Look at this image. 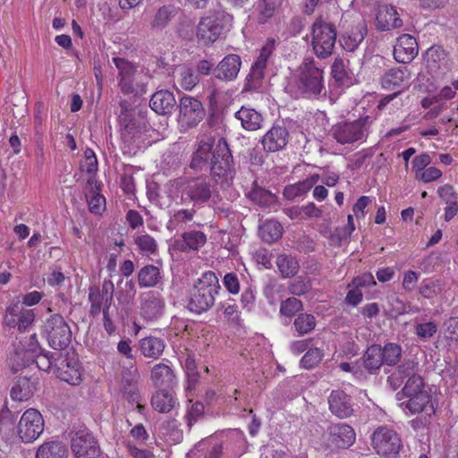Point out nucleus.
Listing matches in <instances>:
<instances>
[{
    "label": "nucleus",
    "instance_id": "obj_1",
    "mask_svg": "<svg viewBox=\"0 0 458 458\" xmlns=\"http://www.w3.org/2000/svg\"><path fill=\"white\" fill-rule=\"evenodd\" d=\"M190 165L197 171L210 170L211 175L221 186H228L235 174L232 155L224 139H219L216 144L213 138L200 140Z\"/></svg>",
    "mask_w": 458,
    "mask_h": 458
},
{
    "label": "nucleus",
    "instance_id": "obj_2",
    "mask_svg": "<svg viewBox=\"0 0 458 458\" xmlns=\"http://www.w3.org/2000/svg\"><path fill=\"white\" fill-rule=\"evenodd\" d=\"M288 89L296 98H317L325 89L323 69L312 57L305 58L293 72Z\"/></svg>",
    "mask_w": 458,
    "mask_h": 458
},
{
    "label": "nucleus",
    "instance_id": "obj_3",
    "mask_svg": "<svg viewBox=\"0 0 458 458\" xmlns=\"http://www.w3.org/2000/svg\"><path fill=\"white\" fill-rule=\"evenodd\" d=\"M220 288L218 278L214 272L203 273L188 292V310L195 314L208 311L213 307Z\"/></svg>",
    "mask_w": 458,
    "mask_h": 458
},
{
    "label": "nucleus",
    "instance_id": "obj_4",
    "mask_svg": "<svg viewBox=\"0 0 458 458\" xmlns=\"http://www.w3.org/2000/svg\"><path fill=\"white\" fill-rule=\"evenodd\" d=\"M372 120L369 116H364L354 121H343L334 124L329 135L339 144L353 145L366 141Z\"/></svg>",
    "mask_w": 458,
    "mask_h": 458
},
{
    "label": "nucleus",
    "instance_id": "obj_5",
    "mask_svg": "<svg viewBox=\"0 0 458 458\" xmlns=\"http://www.w3.org/2000/svg\"><path fill=\"white\" fill-rule=\"evenodd\" d=\"M171 187L180 188L182 200L192 202L194 206H202L208 203L215 192L214 187L207 178L197 177L184 182H170Z\"/></svg>",
    "mask_w": 458,
    "mask_h": 458
},
{
    "label": "nucleus",
    "instance_id": "obj_6",
    "mask_svg": "<svg viewBox=\"0 0 458 458\" xmlns=\"http://www.w3.org/2000/svg\"><path fill=\"white\" fill-rule=\"evenodd\" d=\"M336 41L335 27L321 19L317 20L311 29V46L315 55L324 59L333 54Z\"/></svg>",
    "mask_w": 458,
    "mask_h": 458
},
{
    "label": "nucleus",
    "instance_id": "obj_7",
    "mask_svg": "<svg viewBox=\"0 0 458 458\" xmlns=\"http://www.w3.org/2000/svg\"><path fill=\"white\" fill-rule=\"evenodd\" d=\"M42 332L53 349H65L71 343V328L64 317L59 314L50 315L45 320Z\"/></svg>",
    "mask_w": 458,
    "mask_h": 458
},
{
    "label": "nucleus",
    "instance_id": "obj_8",
    "mask_svg": "<svg viewBox=\"0 0 458 458\" xmlns=\"http://www.w3.org/2000/svg\"><path fill=\"white\" fill-rule=\"evenodd\" d=\"M112 61L118 70V86L123 94L138 95L146 92L145 84L136 80V65L122 57H113Z\"/></svg>",
    "mask_w": 458,
    "mask_h": 458
},
{
    "label": "nucleus",
    "instance_id": "obj_9",
    "mask_svg": "<svg viewBox=\"0 0 458 458\" xmlns=\"http://www.w3.org/2000/svg\"><path fill=\"white\" fill-rule=\"evenodd\" d=\"M178 109L177 121L180 127L184 130L196 127L206 115L202 102L189 95H183L180 98Z\"/></svg>",
    "mask_w": 458,
    "mask_h": 458
},
{
    "label": "nucleus",
    "instance_id": "obj_10",
    "mask_svg": "<svg viewBox=\"0 0 458 458\" xmlns=\"http://www.w3.org/2000/svg\"><path fill=\"white\" fill-rule=\"evenodd\" d=\"M45 421L42 414L36 409L26 410L17 425V435L23 443H32L43 433Z\"/></svg>",
    "mask_w": 458,
    "mask_h": 458
},
{
    "label": "nucleus",
    "instance_id": "obj_11",
    "mask_svg": "<svg viewBox=\"0 0 458 458\" xmlns=\"http://www.w3.org/2000/svg\"><path fill=\"white\" fill-rule=\"evenodd\" d=\"M373 448L376 452L386 458H394L398 454L402 441L398 434L387 428H377L371 437Z\"/></svg>",
    "mask_w": 458,
    "mask_h": 458
},
{
    "label": "nucleus",
    "instance_id": "obj_12",
    "mask_svg": "<svg viewBox=\"0 0 458 458\" xmlns=\"http://www.w3.org/2000/svg\"><path fill=\"white\" fill-rule=\"evenodd\" d=\"M71 448L75 458H98L100 455V448L95 437L87 429L75 432Z\"/></svg>",
    "mask_w": 458,
    "mask_h": 458
},
{
    "label": "nucleus",
    "instance_id": "obj_13",
    "mask_svg": "<svg viewBox=\"0 0 458 458\" xmlns=\"http://www.w3.org/2000/svg\"><path fill=\"white\" fill-rule=\"evenodd\" d=\"M114 286L110 280H105L101 289L92 287L89 289V300L90 302V314L94 317L100 312L108 311L113 302Z\"/></svg>",
    "mask_w": 458,
    "mask_h": 458
},
{
    "label": "nucleus",
    "instance_id": "obj_14",
    "mask_svg": "<svg viewBox=\"0 0 458 458\" xmlns=\"http://www.w3.org/2000/svg\"><path fill=\"white\" fill-rule=\"evenodd\" d=\"M276 40L269 38L266 41L263 47L260 49L259 55L252 65L250 73L244 89H256L259 87V82L264 75V70L267 67V60L275 50Z\"/></svg>",
    "mask_w": 458,
    "mask_h": 458
},
{
    "label": "nucleus",
    "instance_id": "obj_15",
    "mask_svg": "<svg viewBox=\"0 0 458 458\" xmlns=\"http://www.w3.org/2000/svg\"><path fill=\"white\" fill-rule=\"evenodd\" d=\"M356 435L347 424H334L327 430V442L331 449L348 448L355 442Z\"/></svg>",
    "mask_w": 458,
    "mask_h": 458
},
{
    "label": "nucleus",
    "instance_id": "obj_16",
    "mask_svg": "<svg viewBox=\"0 0 458 458\" xmlns=\"http://www.w3.org/2000/svg\"><path fill=\"white\" fill-rule=\"evenodd\" d=\"M34 319L35 313L33 310L23 309L18 303H15L6 309L4 325L8 327H17L20 332H24L32 325Z\"/></svg>",
    "mask_w": 458,
    "mask_h": 458
},
{
    "label": "nucleus",
    "instance_id": "obj_17",
    "mask_svg": "<svg viewBox=\"0 0 458 458\" xmlns=\"http://www.w3.org/2000/svg\"><path fill=\"white\" fill-rule=\"evenodd\" d=\"M289 138L290 134L286 127L275 124L265 133L260 142L265 151L276 152L285 148Z\"/></svg>",
    "mask_w": 458,
    "mask_h": 458
},
{
    "label": "nucleus",
    "instance_id": "obj_18",
    "mask_svg": "<svg viewBox=\"0 0 458 458\" xmlns=\"http://www.w3.org/2000/svg\"><path fill=\"white\" fill-rule=\"evenodd\" d=\"M367 22L364 19L359 18L355 23L348 28L340 38V44L347 52L355 51L367 35Z\"/></svg>",
    "mask_w": 458,
    "mask_h": 458
},
{
    "label": "nucleus",
    "instance_id": "obj_19",
    "mask_svg": "<svg viewBox=\"0 0 458 458\" xmlns=\"http://www.w3.org/2000/svg\"><path fill=\"white\" fill-rule=\"evenodd\" d=\"M165 301L160 293L148 291L140 296V315L146 320H154L159 318L164 310Z\"/></svg>",
    "mask_w": 458,
    "mask_h": 458
},
{
    "label": "nucleus",
    "instance_id": "obj_20",
    "mask_svg": "<svg viewBox=\"0 0 458 458\" xmlns=\"http://www.w3.org/2000/svg\"><path fill=\"white\" fill-rule=\"evenodd\" d=\"M411 74L406 66H400L387 70L381 77V85L385 89L400 92L410 84Z\"/></svg>",
    "mask_w": 458,
    "mask_h": 458
},
{
    "label": "nucleus",
    "instance_id": "obj_21",
    "mask_svg": "<svg viewBox=\"0 0 458 458\" xmlns=\"http://www.w3.org/2000/svg\"><path fill=\"white\" fill-rule=\"evenodd\" d=\"M139 373L136 369L123 374L122 386L123 396L131 403H136L137 410L142 413L145 407L141 404V395L138 387Z\"/></svg>",
    "mask_w": 458,
    "mask_h": 458
},
{
    "label": "nucleus",
    "instance_id": "obj_22",
    "mask_svg": "<svg viewBox=\"0 0 458 458\" xmlns=\"http://www.w3.org/2000/svg\"><path fill=\"white\" fill-rule=\"evenodd\" d=\"M426 66L433 77H439L448 70V59L441 47H431L426 52Z\"/></svg>",
    "mask_w": 458,
    "mask_h": 458
},
{
    "label": "nucleus",
    "instance_id": "obj_23",
    "mask_svg": "<svg viewBox=\"0 0 458 458\" xmlns=\"http://www.w3.org/2000/svg\"><path fill=\"white\" fill-rule=\"evenodd\" d=\"M330 411L340 419H345L352 415L353 404L350 395L343 390H333L328 396Z\"/></svg>",
    "mask_w": 458,
    "mask_h": 458
},
{
    "label": "nucleus",
    "instance_id": "obj_24",
    "mask_svg": "<svg viewBox=\"0 0 458 458\" xmlns=\"http://www.w3.org/2000/svg\"><path fill=\"white\" fill-rule=\"evenodd\" d=\"M418 55V44L416 39L403 34L397 38L394 47V57L398 63L408 64Z\"/></svg>",
    "mask_w": 458,
    "mask_h": 458
},
{
    "label": "nucleus",
    "instance_id": "obj_25",
    "mask_svg": "<svg viewBox=\"0 0 458 458\" xmlns=\"http://www.w3.org/2000/svg\"><path fill=\"white\" fill-rule=\"evenodd\" d=\"M222 30L223 27L218 19L208 16L199 22L197 37L204 45H210L220 37Z\"/></svg>",
    "mask_w": 458,
    "mask_h": 458
},
{
    "label": "nucleus",
    "instance_id": "obj_26",
    "mask_svg": "<svg viewBox=\"0 0 458 458\" xmlns=\"http://www.w3.org/2000/svg\"><path fill=\"white\" fill-rule=\"evenodd\" d=\"M242 66V60L238 55L225 56L215 69V75L222 81H233L236 79Z\"/></svg>",
    "mask_w": 458,
    "mask_h": 458
},
{
    "label": "nucleus",
    "instance_id": "obj_27",
    "mask_svg": "<svg viewBox=\"0 0 458 458\" xmlns=\"http://www.w3.org/2000/svg\"><path fill=\"white\" fill-rule=\"evenodd\" d=\"M162 262L149 264L141 267L138 272V283L141 288L157 287L163 280Z\"/></svg>",
    "mask_w": 458,
    "mask_h": 458
},
{
    "label": "nucleus",
    "instance_id": "obj_28",
    "mask_svg": "<svg viewBox=\"0 0 458 458\" xmlns=\"http://www.w3.org/2000/svg\"><path fill=\"white\" fill-rule=\"evenodd\" d=\"M57 377L72 386H78L82 380V370L80 363L75 359L65 358L61 361Z\"/></svg>",
    "mask_w": 458,
    "mask_h": 458
},
{
    "label": "nucleus",
    "instance_id": "obj_29",
    "mask_svg": "<svg viewBox=\"0 0 458 458\" xmlns=\"http://www.w3.org/2000/svg\"><path fill=\"white\" fill-rule=\"evenodd\" d=\"M176 14L177 8L174 4H164L149 17L148 26L152 30H163Z\"/></svg>",
    "mask_w": 458,
    "mask_h": 458
},
{
    "label": "nucleus",
    "instance_id": "obj_30",
    "mask_svg": "<svg viewBox=\"0 0 458 458\" xmlns=\"http://www.w3.org/2000/svg\"><path fill=\"white\" fill-rule=\"evenodd\" d=\"M403 22L396 9L393 6H381L377 14V26L381 30H391L401 28Z\"/></svg>",
    "mask_w": 458,
    "mask_h": 458
},
{
    "label": "nucleus",
    "instance_id": "obj_31",
    "mask_svg": "<svg viewBox=\"0 0 458 458\" xmlns=\"http://www.w3.org/2000/svg\"><path fill=\"white\" fill-rule=\"evenodd\" d=\"M176 101L174 94L169 90H158L153 94L149 106L153 111L159 114L171 113Z\"/></svg>",
    "mask_w": 458,
    "mask_h": 458
},
{
    "label": "nucleus",
    "instance_id": "obj_32",
    "mask_svg": "<svg viewBox=\"0 0 458 458\" xmlns=\"http://www.w3.org/2000/svg\"><path fill=\"white\" fill-rule=\"evenodd\" d=\"M150 378L156 387H171L174 383V375L169 365L156 364L150 374Z\"/></svg>",
    "mask_w": 458,
    "mask_h": 458
},
{
    "label": "nucleus",
    "instance_id": "obj_33",
    "mask_svg": "<svg viewBox=\"0 0 458 458\" xmlns=\"http://www.w3.org/2000/svg\"><path fill=\"white\" fill-rule=\"evenodd\" d=\"M235 117L241 121L242 126L248 131H256L261 127L262 115L255 109L242 106L235 114Z\"/></svg>",
    "mask_w": 458,
    "mask_h": 458
},
{
    "label": "nucleus",
    "instance_id": "obj_34",
    "mask_svg": "<svg viewBox=\"0 0 458 458\" xmlns=\"http://www.w3.org/2000/svg\"><path fill=\"white\" fill-rule=\"evenodd\" d=\"M35 384L28 377H21L11 389V397L14 401L29 400L34 394Z\"/></svg>",
    "mask_w": 458,
    "mask_h": 458
},
{
    "label": "nucleus",
    "instance_id": "obj_35",
    "mask_svg": "<svg viewBox=\"0 0 458 458\" xmlns=\"http://www.w3.org/2000/svg\"><path fill=\"white\" fill-rule=\"evenodd\" d=\"M68 449L60 441H49L42 444L37 451L36 458H67Z\"/></svg>",
    "mask_w": 458,
    "mask_h": 458
},
{
    "label": "nucleus",
    "instance_id": "obj_36",
    "mask_svg": "<svg viewBox=\"0 0 458 458\" xmlns=\"http://www.w3.org/2000/svg\"><path fill=\"white\" fill-rule=\"evenodd\" d=\"M176 404V398L171 393L165 390L157 391L151 397L152 408L160 413L170 412L175 408Z\"/></svg>",
    "mask_w": 458,
    "mask_h": 458
},
{
    "label": "nucleus",
    "instance_id": "obj_37",
    "mask_svg": "<svg viewBox=\"0 0 458 458\" xmlns=\"http://www.w3.org/2000/svg\"><path fill=\"white\" fill-rule=\"evenodd\" d=\"M133 242L142 256L152 259L157 255L158 244L151 235L146 233H138L134 235Z\"/></svg>",
    "mask_w": 458,
    "mask_h": 458
},
{
    "label": "nucleus",
    "instance_id": "obj_38",
    "mask_svg": "<svg viewBox=\"0 0 458 458\" xmlns=\"http://www.w3.org/2000/svg\"><path fill=\"white\" fill-rule=\"evenodd\" d=\"M276 265L284 278L294 276L299 271V261L292 255L280 254L277 256Z\"/></svg>",
    "mask_w": 458,
    "mask_h": 458
},
{
    "label": "nucleus",
    "instance_id": "obj_39",
    "mask_svg": "<svg viewBox=\"0 0 458 458\" xmlns=\"http://www.w3.org/2000/svg\"><path fill=\"white\" fill-rule=\"evenodd\" d=\"M384 364L381 346L373 344L369 346L363 355V365L370 373L376 372Z\"/></svg>",
    "mask_w": 458,
    "mask_h": 458
},
{
    "label": "nucleus",
    "instance_id": "obj_40",
    "mask_svg": "<svg viewBox=\"0 0 458 458\" xmlns=\"http://www.w3.org/2000/svg\"><path fill=\"white\" fill-rule=\"evenodd\" d=\"M248 197L251 201L264 208L270 207L276 202V196L275 194L259 186L256 182L253 183Z\"/></svg>",
    "mask_w": 458,
    "mask_h": 458
},
{
    "label": "nucleus",
    "instance_id": "obj_41",
    "mask_svg": "<svg viewBox=\"0 0 458 458\" xmlns=\"http://www.w3.org/2000/svg\"><path fill=\"white\" fill-rule=\"evenodd\" d=\"M164 342L157 337H146L140 341L141 353L148 358H157L164 351Z\"/></svg>",
    "mask_w": 458,
    "mask_h": 458
},
{
    "label": "nucleus",
    "instance_id": "obj_42",
    "mask_svg": "<svg viewBox=\"0 0 458 458\" xmlns=\"http://www.w3.org/2000/svg\"><path fill=\"white\" fill-rule=\"evenodd\" d=\"M176 81L182 89L191 91L199 83V78L192 68L182 66L177 71Z\"/></svg>",
    "mask_w": 458,
    "mask_h": 458
},
{
    "label": "nucleus",
    "instance_id": "obj_43",
    "mask_svg": "<svg viewBox=\"0 0 458 458\" xmlns=\"http://www.w3.org/2000/svg\"><path fill=\"white\" fill-rule=\"evenodd\" d=\"M207 242V236L204 233L197 230L185 232L182 235L181 248L183 250H197Z\"/></svg>",
    "mask_w": 458,
    "mask_h": 458
},
{
    "label": "nucleus",
    "instance_id": "obj_44",
    "mask_svg": "<svg viewBox=\"0 0 458 458\" xmlns=\"http://www.w3.org/2000/svg\"><path fill=\"white\" fill-rule=\"evenodd\" d=\"M259 233L263 241L272 243L281 238L283 227L281 224L276 220H267L259 227Z\"/></svg>",
    "mask_w": 458,
    "mask_h": 458
},
{
    "label": "nucleus",
    "instance_id": "obj_45",
    "mask_svg": "<svg viewBox=\"0 0 458 458\" xmlns=\"http://www.w3.org/2000/svg\"><path fill=\"white\" fill-rule=\"evenodd\" d=\"M408 398L406 408L411 414L421 412L430 402V395L427 391L419 392L414 395L408 396Z\"/></svg>",
    "mask_w": 458,
    "mask_h": 458
},
{
    "label": "nucleus",
    "instance_id": "obj_46",
    "mask_svg": "<svg viewBox=\"0 0 458 458\" xmlns=\"http://www.w3.org/2000/svg\"><path fill=\"white\" fill-rule=\"evenodd\" d=\"M381 350L384 364L394 366L401 360L403 351L399 344L388 343Z\"/></svg>",
    "mask_w": 458,
    "mask_h": 458
},
{
    "label": "nucleus",
    "instance_id": "obj_47",
    "mask_svg": "<svg viewBox=\"0 0 458 458\" xmlns=\"http://www.w3.org/2000/svg\"><path fill=\"white\" fill-rule=\"evenodd\" d=\"M293 327L301 335L310 333L316 327V319L313 315L301 313L294 319Z\"/></svg>",
    "mask_w": 458,
    "mask_h": 458
},
{
    "label": "nucleus",
    "instance_id": "obj_48",
    "mask_svg": "<svg viewBox=\"0 0 458 458\" xmlns=\"http://www.w3.org/2000/svg\"><path fill=\"white\" fill-rule=\"evenodd\" d=\"M136 294V286L132 280L127 281L116 293V299L120 305L131 304Z\"/></svg>",
    "mask_w": 458,
    "mask_h": 458
},
{
    "label": "nucleus",
    "instance_id": "obj_49",
    "mask_svg": "<svg viewBox=\"0 0 458 458\" xmlns=\"http://www.w3.org/2000/svg\"><path fill=\"white\" fill-rule=\"evenodd\" d=\"M89 210L94 215H101L106 209V199L103 195L92 191L87 195Z\"/></svg>",
    "mask_w": 458,
    "mask_h": 458
},
{
    "label": "nucleus",
    "instance_id": "obj_50",
    "mask_svg": "<svg viewBox=\"0 0 458 458\" xmlns=\"http://www.w3.org/2000/svg\"><path fill=\"white\" fill-rule=\"evenodd\" d=\"M442 285L438 280L425 279L420 286V293L427 299H431L440 293Z\"/></svg>",
    "mask_w": 458,
    "mask_h": 458
},
{
    "label": "nucleus",
    "instance_id": "obj_51",
    "mask_svg": "<svg viewBox=\"0 0 458 458\" xmlns=\"http://www.w3.org/2000/svg\"><path fill=\"white\" fill-rule=\"evenodd\" d=\"M324 356L323 350L319 348H312L307 351L301 360L302 367L311 369L318 365Z\"/></svg>",
    "mask_w": 458,
    "mask_h": 458
},
{
    "label": "nucleus",
    "instance_id": "obj_52",
    "mask_svg": "<svg viewBox=\"0 0 458 458\" xmlns=\"http://www.w3.org/2000/svg\"><path fill=\"white\" fill-rule=\"evenodd\" d=\"M424 382L420 375H415L411 378L407 379V382L403 388V394L408 397L418 394L419 392L425 391L423 389Z\"/></svg>",
    "mask_w": 458,
    "mask_h": 458
},
{
    "label": "nucleus",
    "instance_id": "obj_53",
    "mask_svg": "<svg viewBox=\"0 0 458 458\" xmlns=\"http://www.w3.org/2000/svg\"><path fill=\"white\" fill-rule=\"evenodd\" d=\"M81 170L89 174H93L97 172L98 160L92 149L87 148L84 151V158L81 162Z\"/></svg>",
    "mask_w": 458,
    "mask_h": 458
},
{
    "label": "nucleus",
    "instance_id": "obj_54",
    "mask_svg": "<svg viewBox=\"0 0 458 458\" xmlns=\"http://www.w3.org/2000/svg\"><path fill=\"white\" fill-rule=\"evenodd\" d=\"M302 308L301 301L294 297H290L281 303L280 313L286 317L294 316Z\"/></svg>",
    "mask_w": 458,
    "mask_h": 458
},
{
    "label": "nucleus",
    "instance_id": "obj_55",
    "mask_svg": "<svg viewBox=\"0 0 458 458\" xmlns=\"http://www.w3.org/2000/svg\"><path fill=\"white\" fill-rule=\"evenodd\" d=\"M437 331V326L434 322L420 323L415 326V334L422 340L432 337Z\"/></svg>",
    "mask_w": 458,
    "mask_h": 458
},
{
    "label": "nucleus",
    "instance_id": "obj_56",
    "mask_svg": "<svg viewBox=\"0 0 458 458\" xmlns=\"http://www.w3.org/2000/svg\"><path fill=\"white\" fill-rule=\"evenodd\" d=\"M311 289L310 282L305 277H297L289 286V291L293 295H302Z\"/></svg>",
    "mask_w": 458,
    "mask_h": 458
},
{
    "label": "nucleus",
    "instance_id": "obj_57",
    "mask_svg": "<svg viewBox=\"0 0 458 458\" xmlns=\"http://www.w3.org/2000/svg\"><path fill=\"white\" fill-rule=\"evenodd\" d=\"M439 198L446 204L453 205L458 203V195L450 184H445L437 189Z\"/></svg>",
    "mask_w": 458,
    "mask_h": 458
},
{
    "label": "nucleus",
    "instance_id": "obj_58",
    "mask_svg": "<svg viewBox=\"0 0 458 458\" xmlns=\"http://www.w3.org/2000/svg\"><path fill=\"white\" fill-rule=\"evenodd\" d=\"M431 162V157L427 153L416 156L411 162V170L414 173L415 178L419 174L422 173Z\"/></svg>",
    "mask_w": 458,
    "mask_h": 458
},
{
    "label": "nucleus",
    "instance_id": "obj_59",
    "mask_svg": "<svg viewBox=\"0 0 458 458\" xmlns=\"http://www.w3.org/2000/svg\"><path fill=\"white\" fill-rule=\"evenodd\" d=\"M14 420V416L9 409H2L0 411V434L7 433L12 430Z\"/></svg>",
    "mask_w": 458,
    "mask_h": 458
},
{
    "label": "nucleus",
    "instance_id": "obj_60",
    "mask_svg": "<svg viewBox=\"0 0 458 458\" xmlns=\"http://www.w3.org/2000/svg\"><path fill=\"white\" fill-rule=\"evenodd\" d=\"M396 375H399L403 380L404 378H411L418 374V363L408 360L401 364L396 369Z\"/></svg>",
    "mask_w": 458,
    "mask_h": 458
},
{
    "label": "nucleus",
    "instance_id": "obj_61",
    "mask_svg": "<svg viewBox=\"0 0 458 458\" xmlns=\"http://www.w3.org/2000/svg\"><path fill=\"white\" fill-rule=\"evenodd\" d=\"M443 175L440 169L435 166H428L422 173L419 174L416 180L424 183H429L437 181Z\"/></svg>",
    "mask_w": 458,
    "mask_h": 458
},
{
    "label": "nucleus",
    "instance_id": "obj_62",
    "mask_svg": "<svg viewBox=\"0 0 458 458\" xmlns=\"http://www.w3.org/2000/svg\"><path fill=\"white\" fill-rule=\"evenodd\" d=\"M225 287L232 294H237L240 291V283L238 276L234 273H228L224 276L223 280Z\"/></svg>",
    "mask_w": 458,
    "mask_h": 458
},
{
    "label": "nucleus",
    "instance_id": "obj_63",
    "mask_svg": "<svg viewBox=\"0 0 458 458\" xmlns=\"http://www.w3.org/2000/svg\"><path fill=\"white\" fill-rule=\"evenodd\" d=\"M224 313L228 320L237 323L240 318V311L238 306L234 302L226 301L223 303Z\"/></svg>",
    "mask_w": 458,
    "mask_h": 458
},
{
    "label": "nucleus",
    "instance_id": "obj_64",
    "mask_svg": "<svg viewBox=\"0 0 458 458\" xmlns=\"http://www.w3.org/2000/svg\"><path fill=\"white\" fill-rule=\"evenodd\" d=\"M222 448L220 445H215L207 452L206 454L199 453V450L195 449L191 451L188 454V458H220Z\"/></svg>",
    "mask_w": 458,
    "mask_h": 458
}]
</instances>
